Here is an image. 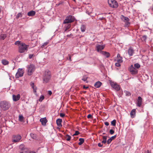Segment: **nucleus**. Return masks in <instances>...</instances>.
Segmentation results:
<instances>
[{
    "instance_id": "obj_23",
    "label": "nucleus",
    "mask_w": 153,
    "mask_h": 153,
    "mask_svg": "<svg viewBox=\"0 0 153 153\" xmlns=\"http://www.w3.org/2000/svg\"><path fill=\"white\" fill-rule=\"evenodd\" d=\"M124 20V21L127 22V25H129L130 24V23L129 22V19L127 17L123 16Z\"/></svg>"
},
{
    "instance_id": "obj_64",
    "label": "nucleus",
    "mask_w": 153,
    "mask_h": 153,
    "mask_svg": "<svg viewBox=\"0 0 153 153\" xmlns=\"http://www.w3.org/2000/svg\"><path fill=\"white\" fill-rule=\"evenodd\" d=\"M152 10L153 11V8H152Z\"/></svg>"
},
{
    "instance_id": "obj_3",
    "label": "nucleus",
    "mask_w": 153,
    "mask_h": 153,
    "mask_svg": "<svg viewBox=\"0 0 153 153\" xmlns=\"http://www.w3.org/2000/svg\"><path fill=\"white\" fill-rule=\"evenodd\" d=\"M29 45H26L25 43H22L20 44L19 46V52L20 53H23L27 51Z\"/></svg>"
},
{
    "instance_id": "obj_63",
    "label": "nucleus",
    "mask_w": 153,
    "mask_h": 153,
    "mask_svg": "<svg viewBox=\"0 0 153 153\" xmlns=\"http://www.w3.org/2000/svg\"><path fill=\"white\" fill-rule=\"evenodd\" d=\"M105 134V133H103V134Z\"/></svg>"
},
{
    "instance_id": "obj_50",
    "label": "nucleus",
    "mask_w": 153,
    "mask_h": 153,
    "mask_svg": "<svg viewBox=\"0 0 153 153\" xmlns=\"http://www.w3.org/2000/svg\"><path fill=\"white\" fill-rule=\"evenodd\" d=\"M33 54H30V55H29V58L30 59H31L33 57Z\"/></svg>"
},
{
    "instance_id": "obj_29",
    "label": "nucleus",
    "mask_w": 153,
    "mask_h": 153,
    "mask_svg": "<svg viewBox=\"0 0 153 153\" xmlns=\"http://www.w3.org/2000/svg\"><path fill=\"white\" fill-rule=\"evenodd\" d=\"M24 120V117L22 115H20L19 116V120L21 122H23Z\"/></svg>"
},
{
    "instance_id": "obj_33",
    "label": "nucleus",
    "mask_w": 153,
    "mask_h": 153,
    "mask_svg": "<svg viewBox=\"0 0 153 153\" xmlns=\"http://www.w3.org/2000/svg\"><path fill=\"white\" fill-rule=\"evenodd\" d=\"M71 137L70 135L67 134L65 137V138L67 141H69L71 140Z\"/></svg>"
},
{
    "instance_id": "obj_48",
    "label": "nucleus",
    "mask_w": 153,
    "mask_h": 153,
    "mask_svg": "<svg viewBox=\"0 0 153 153\" xmlns=\"http://www.w3.org/2000/svg\"><path fill=\"white\" fill-rule=\"evenodd\" d=\"M110 134H113L114 133V131L113 129H110L109 131Z\"/></svg>"
},
{
    "instance_id": "obj_25",
    "label": "nucleus",
    "mask_w": 153,
    "mask_h": 153,
    "mask_svg": "<svg viewBox=\"0 0 153 153\" xmlns=\"http://www.w3.org/2000/svg\"><path fill=\"white\" fill-rule=\"evenodd\" d=\"M81 31L82 32H84L86 30V26L85 25H82L80 27Z\"/></svg>"
},
{
    "instance_id": "obj_1",
    "label": "nucleus",
    "mask_w": 153,
    "mask_h": 153,
    "mask_svg": "<svg viewBox=\"0 0 153 153\" xmlns=\"http://www.w3.org/2000/svg\"><path fill=\"white\" fill-rule=\"evenodd\" d=\"M10 103L8 102L3 100L0 102V107L4 111H6L10 107Z\"/></svg>"
},
{
    "instance_id": "obj_59",
    "label": "nucleus",
    "mask_w": 153,
    "mask_h": 153,
    "mask_svg": "<svg viewBox=\"0 0 153 153\" xmlns=\"http://www.w3.org/2000/svg\"><path fill=\"white\" fill-rule=\"evenodd\" d=\"M143 37L146 39V36H143Z\"/></svg>"
},
{
    "instance_id": "obj_49",
    "label": "nucleus",
    "mask_w": 153,
    "mask_h": 153,
    "mask_svg": "<svg viewBox=\"0 0 153 153\" xmlns=\"http://www.w3.org/2000/svg\"><path fill=\"white\" fill-rule=\"evenodd\" d=\"M60 116L61 117H63L65 116V114L63 113H61L60 114Z\"/></svg>"
},
{
    "instance_id": "obj_44",
    "label": "nucleus",
    "mask_w": 153,
    "mask_h": 153,
    "mask_svg": "<svg viewBox=\"0 0 153 153\" xmlns=\"http://www.w3.org/2000/svg\"><path fill=\"white\" fill-rule=\"evenodd\" d=\"M115 65L117 67H119L120 66V63L117 62L115 64Z\"/></svg>"
},
{
    "instance_id": "obj_15",
    "label": "nucleus",
    "mask_w": 153,
    "mask_h": 153,
    "mask_svg": "<svg viewBox=\"0 0 153 153\" xmlns=\"http://www.w3.org/2000/svg\"><path fill=\"white\" fill-rule=\"evenodd\" d=\"M19 149L22 152H20V153H23L24 151L25 152L26 151L25 150L26 149L25 147V145L24 144H22L19 146Z\"/></svg>"
},
{
    "instance_id": "obj_45",
    "label": "nucleus",
    "mask_w": 153,
    "mask_h": 153,
    "mask_svg": "<svg viewBox=\"0 0 153 153\" xmlns=\"http://www.w3.org/2000/svg\"><path fill=\"white\" fill-rule=\"evenodd\" d=\"M125 93L126 94V95L127 96H129L130 95V93L127 91H124Z\"/></svg>"
},
{
    "instance_id": "obj_54",
    "label": "nucleus",
    "mask_w": 153,
    "mask_h": 153,
    "mask_svg": "<svg viewBox=\"0 0 153 153\" xmlns=\"http://www.w3.org/2000/svg\"><path fill=\"white\" fill-rule=\"evenodd\" d=\"M117 59L120 58V57H122L120 56V55L119 54H118L117 55Z\"/></svg>"
},
{
    "instance_id": "obj_5",
    "label": "nucleus",
    "mask_w": 153,
    "mask_h": 153,
    "mask_svg": "<svg viewBox=\"0 0 153 153\" xmlns=\"http://www.w3.org/2000/svg\"><path fill=\"white\" fill-rule=\"evenodd\" d=\"M74 19L73 17L71 16H68L66 19L64 21V24H68L74 21Z\"/></svg>"
},
{
    "instance_id": "obj_22",
    "label": "nucleus",
    "mask_w": 153,
    "mask_h": 153,
    "mask_svg": "<svg viewBox=\"0 0 153 153\" xmlns=\"http://www.w3.org/2000/svg\"><path fill=\"white\" fill-rule=\"evenodd\" d=\"M102 84L101 82L100 81L97 82L94 85V86L97 88H99Z\"/></svg>"
},
{
    "instance_id": "obj_39",
    "label": "nucleus",
    "mask_w": 153,
    "mask_h": 153,
    "mask_svg": "<svg viewBox=\"0 0 153 153\" xmlns=\"http://www.w3.org/2000/svg\"><path fill=\"white\" fill-rule=\"evenodd\" d=\"M44 96L43 95H41V96H40V97L39 101L40 102H42V100L44 99Z\"/></svg>"
},
{
    "instance_id": "obj_42",
    "label": "nucleus",
    "mask_w": 153,
    "mask_h": 153,
    "mask_svg": "<svg viewBox=\"0 0 153 153\" xmlns=\"http://www.w3.org/2000/svg\"><path fill=\"white\" fill-rule=\"evenodd\" d=\"M87 79V77L86 76H84L83 77L82 80L84 81H85Z\"/></svg>"
},
{
    "instance_id": "obj_61",
    "label": "nucleus",
    "mask_w": 153,
    "mask_h": 153,
    "mask_svg": "<svg viewBox=\"0 0 153 153\" xmlns=\"http://www.w3.org/2000/svg\"><path fill=\"white\" fill-rule=\"evenodd\" d=\"M30 153H36L35 152L33 151H31L30 152Z\"/></svg>"
},
{
    "instance_id": "obj_18",
    "label": "nucleus",
    "mask_w": 153,
    "mask_h": 153,
    "mask_svg": "<svg viewBox=\"0 0 153 153\" xmlns=\"http://www.w3.org/2000/svg\"><path fill=\"white\" fill-rule=\"evenodd\" d=\"M130 115L131 118L134 117L136 115V109H133L131 111L130 113Z\"/></svg>"
},
{
    "instance_id": "obj_11",
    "label": "nucleus",
    "mask_w": 153,
    "mask_h": 153,
    "mask_svg": "<svg viewBox=\"0 0 153 153\" xmlns=\"http://www.w3.org/2000/svg\"><path fill=\"white\" fill-rule=\"evenodd\" d=\"M22 137L19 134L13 135V136L12 141L14 142H19L21 139Z\"/></svg>"
},
{
    "instance_id": "obj_21",
    "label": "nucleus",
    "mask_w": 153,
    "mask_h": 153,
    "mask_svg": "<svg viewBox=\"0 0 153 153\" xmlns=\"http://www.w3.org/2000/svg\"><path fill=\"white\" fill-rule=\"evenodd\" d=\"M36 12L33 10H31L28 12L27 14L29 16H33L35 15Z\"/></svg>"
},
{
    "instance_id": "obj_47",
    "label": "nucleus",
    "mask_w": 153,
    "mask_h": 153,
    "mask_svg": "<svg viewBox=\"0 0 153 153\" xmlns=\"http://www.w3.org/2000/svg\"><path fill=\"white\" fill-rule=\"evenodd\" d=\"M68 57L67 58V59L69 61L71 62V56L70 55H68Z\"/></svg>"
},
{
    "instance_id": "obj_40",
    "label": "nucleus",
    "mask_w": 153,
    "mask_h": 153,
    "mask_svg": "<svg viewBox=\"0 0 153 153\" xmlns=\"http://www.w3.org/2000/svg\"><path fill=\"white\" fill-rule=\"evenodd\" d=\"M21 43H20V42L19 41H16L15 42V45H18L19 46L20 45V44H21Z\"/></svg>"
},
{
    "instance_id": "obj_2",
    "label": "nucleus",
    "mask_w": 153,
    "mask_h": 153,
    "mask_svg": "<svg viewBox=\"0 0 153 153\" xmlns=\"http://www.w3.org/2000/svg\"><path fill=\"white\" fill-rule=\"evenodd\" d=\"M51 78V73L50 71L46 70L45 71L43 76V82L44 83H48Z\"/></svg>"
},
{
    "instance_id": "obj_34",
    "label": "nucleus",
    "mask_w": 153,
    "mask_h": 153,
    "mask_svg": "<svg viewBox=\"0 0 153 153\" xmlns=\"http://www.w3.org/2000/svg\"><path fill=\"white\" fill-rule=\"evenodd\" d=\"M134 68H139L140 67V65L138 63H135L134 64Z\"/></svg>"
},
{
    "instance_id": "obj_37",
    "label": "nucleus",
    "mask_w": 153,
    "mask_h": 153,
    "mask_svg": "<svg viewBox=\"0 0 153 153\" xmlns=\"http://www.w3.org/2000/svg\"><path fill=\"white\" fill-rule=\"evenodd\" d=\"M122 57H120V58L117 59V62H119V63H121L123 62V60H122Z\"/></svg>"
},
{
    "instance_id": "obj_32",
    "label": "nucleus",
    "mask_w": 153,
    "mask_h": 153,
    "mask_svg": "<svg viewBox=\"0 0 153 153\" xmlns=\"http://www.w3.org/2000/svg\"><path fill=\"white\" fill-rule=\"evenodd\" d=\"M30 136L33 139H36V135L33 133H31L30 134Z\"/></svg>"
},
{
    "instance_id": "obj_56",
    "label": "nucleus",
    "mask_w": 153,
    "mask_h": 153,
    "mask_svg": "<svg viewBox=\"0 0 153 153\" xmlns=\"http://www.w3.org/2000/svg\"><path fill=\"white\" fill-rule=\"evenodd\" d=\"M88 88V87L86 86V87L85 85H83V88L84 89H87Z\"/></svg>"
},
{
    "instance_id": "obj_30",
    "label": "nucleus",
    "mask_w": 153,
    "mask_h": 153,
    "mask_svg": "<svg viewBox=\"0 0 153 153\" xmlns=\"http://www.w3.org/2000/svg\"><path fill=\"white\" fill-rule=\"evenodd\" d=\"M79 142L78 143V144L79 145H82L84 142V139L83 138H80L79 139Z\"/></svg>"
},
{
    "instance_id": "obj_27",
    "label": "nucleus",
    "mask_w": 153,
    "mask_h": 153,
    "mask_svg": "<svg viewBox=\"0 0 153 153\" xmlns=\"http://www.w3.org/2000/svg\"><path fill=\"white\" fill-rule=\"evenodd\" d=\"M7 37V35L5 34H1L0 35V39L2 40H4Z\"/></svg>"
},
{
    "instance_id": "obj_24",
    "label": "nucleus",
    "mask_w": 153,
    "mask_h": 153,
    "mask_svg": "<svg viewBox=\"0 0 153 153\" xmlns=\"http://www.w3.org/2000/svg\"><path fill=\"white\" fill-rule=\"evenodd\" d=\"M102 137L103 140L101 142L102 144H105L106 143L107 136H102Z\"/></svg>"
},
{
    "instance_id": "obj_58",
    "label": "nucleus",
    "mask_w": 153,
    "mask_h": 153,
    "mask_svg": "<svg viewBox=\"0 0 153 153\" xmlns=\"http://www.w3.org/2000/svg\"><path fill=\"white\" fill-rule=\"evenodd\" d=\"M72 36V35L71 34H69V35H67V36L68 37H70V36Z\"/></svg>"
},
{
    "instance_id": "obj_51",
    "label": "nucleus",
    "mask_w": 153,
    "mask_h": 153,
    "mask_svg": "<svg viewBox=\"0 0 153 153\" xmlns=\"http://www.w3.org/2000/svg\"><path fill=\"white\" fill-rule=\"evenodd\" d=\"M116 137V135H115L114 136H112L110 138H111V139L112 140L113 139H115Z\"/></svg>"
},
{
    "instance_id": "obj_60",
    "label": "nucleus",
    "mask_w": 153,
    "mask_h": 153,
    "mask_svg": "<svg viewBox=\"0 0 153 153\" xmlns=\"http://www.w3.org/2000/svg\"><path fill=\"white\" fill-rule=\"evenodd\" d=\"M145 153H151V152H149L148 150L147 152H146Z\"/></svg>"
},
{
    "instance_id": "obj_7",
    "label": "nucleus",
    "mask_w": 153,
    "mask_h": 153,
    "mask_svg": "<svg viewBox=\"0 0 153 153\" xmlns=\"http://www.w3.org/2000/svg\"><path fill=\"white\" fill-rule=\"evenodd\" d=\"M28 67L27 74L28 75H30L35 70V66L33 65H30Z\"/></svg>"
},
{
    "instance_id": "obj_52",
    "label": "nucleus",
    "mask_w": 153,
    "mask_h": 153,
    "mask_svg": "<svg viewBox=\"0 0 153 153\" xmlns=\"http://www.w3.org/2000/svg\"><path fill=\"white\" fill-rule=\"evenodd\" d=\"M98 146H99V147H102V146H103V145L102 144H101L100 143H98Z\"/></svg>"
},
{
    "instance_id": "obj_13",
    "label": "nucleus",
    "mask_w": 153,
    "mask_h": 153,
    "mask_svg": "<svg viewBox=\"0 0 153 153\" xmlns=\"http://www.w3.org/2000/svg\"><path fill=\"white\" fill-rule=\"evenodd\" d=\"M20 95L18 94L17 95L13 94V99L14 101H17L19 100L20 98Z\"/></svg>"
},
{
    "instance_id": "obj_8",
    "label": "nucleus",
    "mask_w": 153,
    "mask_h": 153,
    "mask_svg": "<svg viewBox=\"0 0 153 153\" xmlns=\"http://www.w3.org/2000/svg\"><path fill=\"white\" fill-rule=\"evenodd\" d=\"M105 45H100L98 44H97L96 45L95 47V50L98 52H100V53L101 51H102V50L104 49Z\"/></svg>"
},
{
    "instance_id": "obj_62",
    "label": "nucleus",
    "mask_w": 153,
    "mask_h": 153,
    "mask_svg": "<svg viewBox=\"0 0 153 153\" xmlns=\"http://www.w3.org/2000/svg\"><path fill=\"white\" fill-rule=\"evenodd\" d=\"M86 92V91H84V93H85Z\"/></svg>"
},
{
    "instance_id": "obj_19",
    "label": "nucleus",
    "mask_w": 153,
    "mask_h": 153,
    "mask_svg": "<svg viewBox=\"0 0 153 153\" xmlns=\"http://www.w3.org/2000/svg\"><path fill=\"white\" fill-rule=\"evenodd\" d=\"M62 122V119H57L56 120V123L57 124V125L59 127H61L62 126V125L61 124V123Z\"/></svg>"
},
{
    "instance_id": "obj_17",
    "label": "nucleus",
    "mask_w": 153,
    "mask_h": 153,
    "mask_svg": "<svg viewBox=\"0 0 153 153\" xmlns=\"http://www.w3.org/2000/svg\"><path fill=\"white\" fill-rule=\"evenodd\" d=\"M92 12L93 9L91 7H88V8H87L86 12L88 15H90L92 13Z\"/></svg>"
},
{
    "instance_id": "obj_41",
    "label": "nucleus",
    "mask_w": 153,
    "mask_h": 153,
    "mask_svg": "<svg viewBox=\"0 0 153 153\" xmlns=\"http://www.w3.org/2000/svg\"><path fill=\"white\" fill-rule=\"evenodd\" d=\"M112 140L111 139V138H109L108 139L107 141H106V142L107 143V144H109L112 141Z\"/></svg>"
},
{
    "instance_id": "obj_6",
    "label": "nucleus",
    "mask_w": 153,
    "mask_h": 153,
    "mask_svg": "<svg viewBox=\"0 0 153 153\" xmlns=\"http://www.w3.org/2000/svg\"><path fill=\"white\" fill-rule=\"evenodd\" d=\"M110 84L113 89L115 91H118L120 90V88L119 85L116 83L113 82H111Z\"/></svg>"
},
{
    "instance_id": "obj_20",
    "label": "nucleus",
    "mask_w": 153,
    "mask_h": 153,
    "mask_svg": "<svg viewBox=\"0 0 153 153\" xmlns=\"http://www.w3.org/2000/svg\"><path fill=\"white\" fill-rule=\"evenodd\" d=\"M101 53L102 55L105 56L106 58H108L110 56V53L106 51H101Z\"/></svg>"
},
{
    "instance_id": "obj_26",
    "label": "nucleus",
    "mask_w": 153,
    "mask_h": 153,
    "mask_svg": "<svg viewBox=\"0 0 153 153\" xmlns=\"http://www.w3.org/2000/svg\"><path fill=\"white\" fill-rule=\"evenodd\" d=\"M30 86L33 89V92L36 93V87L34 85V83H31Z\"/></svg>"
},
{
    "instance_id": "obj_43",
    "label": "nucleus",
    "mask_w": 153,
    "mask_h": 153,
    "mask_svg": "<svg viewBox=\"0 0 153 153\" xmlns=\"http://www.w3.org/2000/svg\"><path fill=\"white\" fill-rule=\"evenodd\" d=\"M87 118L88 119H89V118L92 119L93 118L92 115H91V114H89L87 116Z\"/></svg>"
},
{
    "instance_id": "obj_16",
    "label": "nucleus",
    "mask_w": 153,
    "mask_h": 153,
    "mask_svg": "<svg viewBox=\"0 0 153 153\" xmlns=\"http://www.w3.org/2000/svg\"><path fill=\"white\" fill-rule=\"evenodd\" d=\"M40 121L43 126H45L46 123L47 122V120L45 117L41 118L40 119Z\"/></svg>"
},
{
    "instance_id": "obj_14",
    "label": "nucleus",
    "mask_w": 153,
    "mask_h": 153,
    "mask_svg": "<svg viewBox=\"0 0 153 153\" xmlns=\"http://www.w3.org/2000/svg\"><path fill=\"white\" fill-rule=\"evenodd\" d=\"M142 98L140 97H139L138 98L137 106L139 107H141L142 104Z\"/></svg>"
},
{
    "instance_id": "obj_38",
    "label": "nucleus",
    "mask_w": 153,
    "mask_h": 153,
    "mask_svg": "<svg viewBox=\"0 0 153 153\" xmlns=\"http://www.w3.org/2000/svg\"><path fill=\"white\" fill-rule=\"evenodd\" d=\"M48 43V42H46L43 43V44L41 46V48H43L46 45H47Z\"/></svg>"
},
{
    "instance_id": "obj_57",
    "label": "nucleus",
    "mask_w": 153,
    "mask_h": 153,
    "mask_svg": "<svg viewBox=\"0 0 153 153\" xmlns=\"http://www.w3.org/2000/svg\"><path fill=\"white\" fill-rule=\"evenodd\" d=\"M62 4V3H59L56 4V6H58L59 5Z\"/></svg>"
},
{
    "instance_id": "obj_36",
    "label": "nucleus",
    "mask_w": 153,
    "mask_h": 153,
    "mask_svg": "<svg viewBox=\"0 0 153 153\" xmlns=\"http://www.w3.org/2000/svg\"><path fill=\"white\" fill-rule=\"evenodd\" d=\"M116 120H113L111 122V125H112L113 126H116Z\"/></svg>"
},
{
    "instance_id": "obj_35",
    "label": "nucleus",
    "mask_w": 153,
    "mask_h": 153,
    "mask_svg": "<svg viewBox=\"0 0 153 153\" xmlns=\"http://www.w3.org/2000/svg\"><path fill=\"white\" fill-rule=\"evenodd\" d=\"M22 16V14L21 13H18L16 16V18L18 19L19 17H21Z\"/></svg>"
},
{
    "instance_id": "obj_55",
    "label": "nucleus",
    "mask_w": 153,
    "mask_h": 153,
    "mask_svg": "<svg viewBox=\"0 0 153 153\" xmlns=\"http://www.w3.org/2000/svg\"><path fill=\"white\" fill-rule=\"evenodd\" d=\"M104 124L106 126H108L109 125V123L107 122H105Z\"/></svg>"
},
{
    "instance_id": "obj_9",
    "label": "nucleus",
    "mask_w": 153,
    "mask_h": 153,
    "mask_svg": "<svg viewBox=\"0 0 153 153\" xmlns=\"http://www.w3.org/2000/svg\"><path fill=\"white\" fill-rule=\"evenodd\" d=\"M24 74L23 70L22 68L19 69L17 72L16 73L15 77L18 78L19 77L22 76Z\"/></svg>"
},
{
    "instance_id": "obj_10",
    "label": "nucleus",
    "mask_w": 153,
    "mask_h": 153,
    "mask_svg": "<svg viewBox=\"0 0 153 153\" xmlns=\"http://www.w3.org/2000/svg\"><path fill=\"white\" fill-rule=\"evenodd\" d=\"M129 71L132 74L135 75L138 73V70L133 66L132 65H131L129 68Z\"/></svg>"
},
{
    "instance_id": "obj_4",
    "label": "nucleus",
    "mask_w": 153,
    "mask_h": 153,
    "mask_svg": "<svg viewBox=\"0 0 153 153\" xmlns=\"http://www.w3.org/2000/svg\"><path fill=\"white\" fill-rule=\"evenodd\" d=\"M108 3L109 6L112 8H117L118 7L117 3L115 0H108Z\"/></svg>"
},
{
    "instance_id": "obj_53",
    "label": "nucleus",
    "mask_w": 153,
    "mask_h": 153,
    "mask_svg": "<svg viewBox=\"0 0 153 153\" xmlns=\"http://www.w3.org/2000/svg\"><path fill=\"white\" fill-rule=\"evenodd\" d=\"M52 92L51 91H49L48 92V94L50 95H51L52 94Z\"/></svg>"
},
{
    "instance_id": "obj_12",
    "label": "nucleus",
    "mask_w": 153,
    "mask_h": 153,
    "mask_svg": "<svg viewBox=\"0 0 153 153\" xmlns=\"http://www.w3.org/2000/svg\"><path fill=\"white\" fill-rule=\"evenodd\" d=\"M128 53L130 56H133L134 53V50L133 48L131 47H130L128 49Z\"/></svg>"
},
{
    "instance_id": "obj_31",
    "label": "nucleus",
    "mask_w": 153,
    "mask_h": 153,
    "mask_svg": "<svg viewBox=\"0 0 153 153\" xmlns=\"http://www.w3.org/2000/svg\"><path fill=\"white\" fill-rule=\"evenodd\" d=\"M2 63L4 65H6L8 64V62L5 59H2Z\"/></svg>"
},
{
    "instance_id": "obj_28",
    "label": "nucleus",
    "mask_w": 153,
    "mask_h": 153,
    "mask_svg": "<svg viewBox=\"0 0 153 153\" xmlns=\"http://www.w3.org/2000/svg\"><path fill=\"white\" fill-rule=\"evenodd\" d=\"M71 25L70 24H68L66 25H65L64 28H65V32L67 31L71 27Z\"/></svg>"
},
{
    "instance_id": "obj_46",
    "label": "nucleus",
    "mask_w": 153,
    "mask_h": 153,
    "mask_svg": "<svg viewBox=\"0 0 153 153\" xmlns=\"http://www.w3.org/2000/svg\"><path fill=\"white\" fill-rule=\"evenodd\" d=\"M79 133L78 131H76L75 133L73 134V136L77 135L79 134Z\"/></svg>"
}]
</instances>
